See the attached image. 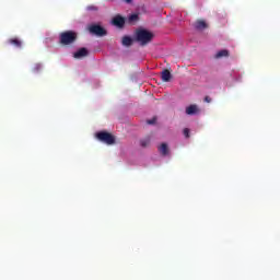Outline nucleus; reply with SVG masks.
<instances>
[{
    "label": "nucleus",
    "mask_w": 280,
    "mask_h": 280,
    "mask_svg": "<svg viewBox=\"0 0 280 280\" xmlns=\"http://www.w3.org/2000/svg\"><path fill=\"white\" fill-rule=\"evenodd\" d=\"M153 38H154V33L145 28H139L136 31V40L141 45V47H145V45H150Z\"/></svg>",
    "instance_id": "f257e3e1"
},
{
    "label": "nucleus",
    "mask_w": 280,
    "mask_h": 280,
    "mask_svg": "<svg viewBox=\"0 0 280 280\" xmlns=\"http://www.w3.org/2000/svg\"><path fill=\"white\" fill-rule=\"evenodd\" d=\"M78 40V33L75 31H65L59 35L60 45H73Z\"/></svg>",
    "instance_id": "f03ea898"
},
{
    "label": "nucleus",
    "mask_w": 280,
    "mask_h": 280,
    "mask_svg": "<svg viewBox=\"0 0 280 280\" xmlns=\"http://www.w3.org/2000/svg\"><path fill=\"white\" fill-rule=\"evenodd\" d=\"M96 139H98V141H102V143H106L107 145H114L115 143V136L107 131L97 132Z\"/></svg>",
    "instance_id": "7ed1b4c3"
},
{
    "label": "nucleus",
    "mask_w": 280,
    "mask_h": 280,
    "mask_svg": "<svg viewBox=\"0 0 280 280\" xmlns=\"http://www.w3.org/2000/svg\"><path fill=\"white\" fill-rule=\"evenodd\" d=\"M89 32L90 34H94L95 36H106V34H108V32H106V28L97 24L91 25Z\"/></svg>",
    "instance_id": "20e7f679"
},
{
    "label": "nucleus",
    "mask_w": 280,
    "mask_h": 280,
    "mask_svg": "<svg viewBox=\"0 0 280 280\" xmlns=\"http://www.w3.org/2000/svg\"><path fill=\"white\" fill-rule=\"evenodd\" d=\"M112 25H115V27L121 30L124 28V25H126V19L119 14L115 15L112 20Z\"/></svg>",
    "instance_id": "39448f33"
},
{
    "label": "nucleus",
    "mask_w": 280,
    "mask_h": 280,
    "mask_svg": "<svg viewBox=\"0 0 280 280\" xmlns=\"http://www.w3.org/2000/svg\"><path fill=\"white\" fill-rule=\"evenodd\" d=\"M86 56H89V49H86L85 47L78 49L73 54V58H75L77 60H80L81 58H86Z\"/></svg>",
    "instance_id": "423d86ee"
},
{
    "label": "nucleus",
    "mask_w": 280,
    "mask_h": 280,
    "mask_svg": "<svg viewBox=\"0 0 280 280\" xmlns=\"http://www.w3.org/2000/svg\"><path fill=\"white\" fill-rule=\"evenodd\" d=\"M158 150L161 156H170V147L167 143L163 142L161 145L158 147Z\"/></svg>",
    "instance_id": "0eeeda50"
},
{
    "label": "nucleus",
    "mask_w": 280,
    "mask_h": 280,
    "mask_svg": "<svg viewBox=\"0 0 280 280\" xmlns=\"http://www.w3.org/2000/svg\"><path fill=\"white\" fill-rule=\"evenodd\" d=\"M8 45H13V47H16L18 49H21L23 47V42L18 37H12L8 39Z\"/></svg>",
    "instance_id": "6e6552de"
},
{
    "label": "nucleus",
    "mask_w": 280,
    "mask_h": 280,
    "mask_svg": "<svg viewBox=\"0 0 280 280\" xmlns=\"http://www.w3.org/2000/svg\"><path fill=\"white\" fill-rule=\"evenodd\" d=\"M194 27H195V30L202 32V30H207L208 25H207V22H205L203 20H197L194 23Z\"/></svg>",
    "instance_id": "1a4fd4ad"
},
{
    "label": "nucleus",
    "mask_w": 280,
    "mask_h": 280,
    "mask_svg": "<svg viewBox=\"0 0 280 280\" xmlns=\"http://www.w3.org/2000/svg\"><path fill=\"white\" fill-rule=\"evenodd\" d=\"M162 82H170L172 80V72L170 70L165 69L161 73Z\"/></svg>",
    "instance_id": "9d476101"
},
{
    "label": "nucleus",
    "mask_w": 280,
    "mask_h": 280,
    "mask_svg": "<svg viewBox=\"0 0 280 280\" xmlns=\"http://www.w3.org/2000/svg\"><path fill=\"white\" fill-rule=\"evenodd\" d=\"M198 113V106L196 105H189L186 108V115H196Z\"/></svg>",
    "instance_id": "9b49d317"
},
{
    "label": "nucleus",
    "mask_w": 280,
    "mask_h": 280,
    "mask_svg": "<svg viewBox=\"0 0 280 280\" xmlns=\"http://www.w3.org/2000/svg\"><path fill=\"white\" fill-rule=\"evenodd\" d=\"M121 44H122L125 47H130V46L132 45V37H130V36H124Z\"/></svg>",
    "instance_id": "f8f14e48"
},
{
    "label": "nucleus",
    "mask_w": 280,
    "mask_h": 280,
    "mask_svg": "<svg viewBox=\"0 0 280 280\" xmlns=\"http://www.w3.org/2000/svg\"><path fill=\"white\" fill-rule=\"evenodd\" d=\"M215 58H229V50L226 49H222V50H219L215 56Z\"/></svg>",
    "instance_id": "ddd939ff"
},
{
    "label": "nucleus",
    "mask_w": 280,
    "mask_h": 280,
    "mask_svg": "<svg viewBox=\"0 0 280 280\" xmlns=\"http://www.w3.org/2000/svg\"><path fill=\"white\" fill-rule=\"evenodd\" d=\"M137 21H139V14L133 13L128 16V23H137Z\"/></svg>",
    "instance_id": "4468645a"
},
{
    "label": "nucleus",
    "mask_w": 280,
    "mask_h": 280,
    "mask_svg": "<svg viewBox=\"0 0 280 280\" xmlns=\"http://www.w3.org/2000/svg\"><path fill=\"white\" fill-rule=\"evenodd\" d=\"M150 141H151L150 137H147L143 140H141L140 141L141 148H148V145H150Z\"/></svg>",
    "instance_id": "2eb2a0df"
},
{
    "label": "nucleus",
    "mask_w": 280,
    "mask_h": 280,
    "mask_svg": "<svg viewBox=\"0 0 280 280\" xmlns=\"http://www.w3.org/2000/svg\"><path fill=\"white\" fill-rule=\"evenodd\" d=\"M86 10L88 12H97L100 9L96 5L91 4L86 7Z\"/></svg>",
    "instance_id": "dca6fc26"
},
{
    "label": "nucleus",
    "mask_w": 280,
    "mask_h": 280,
    "mask_svg": "<svg viewBox=\"0 0 280 280\" xmlns=\"http://www.w3.org/2000/svg\"><path fill=\"white\" fill-rule=\"evenodd\" d=\"M147 124H148L149 126H154V124H156V117H153V118L147 120Z\"/></svg>",
    "instance_id": "f3484780"
},
{
    "label": "nucleus",
    "mask_w": 280,
    "mask_h": 280,
    "mask_svg": "<svg viewBox=\"0 0 280 280\" xmlns=\"http://www.w3.org/2000/svg\"><path fill=\"white\" fill-rule=\"evenodd\" d=\"M183 135L186 137V139H189V128H185Z\"/></svg>",
    "instance_id": "a211bd4d"
},
{
    "label": "nucleus",
    "mask_w": 280,
    "mask_h": 280,
    "mask_svg": "<svg viewBox=\"0 0 280 280\" xmlns=\"http://www.w3.org/2000/svg\"><path fill=\"white\" fill-rule=\"evenodd\" d=\"M205 102H207V104H211V97L210 96H206L205 97Z\"/></svg>",
    "instance_id": "6ab92c4d"
},
{
    "label": "nucleus",
    "mask_w": 280,
    "mask_h": 280,
    "mask_svg": "<svg viewBox=\"0 0 280 280\" xmlns=\"http://www.w3.org/2000/svg\"><path fill=\"white\" fill-rule=\"evenodd\" d=\"M126 1V3H131L132 2V0H125Z\"/></svg>",
    "instance_id": "aec40b11"
},
{
    "label": "nucleus",
    "mask_w": 280,
    "mask_h": 280,
    "mask_svg": "<svg viewBox=\"0 0 280 280\" xmlns=\"http://www.w3.org/2000/svg\"><path fill=\"white\" fill-rule=\"evenodd\" d=\"M36 69H40V65H37V66H36Z\"/></svg>",
    "instance_id": "412c9836"
}]
</instances>
